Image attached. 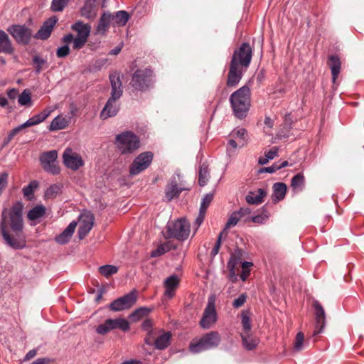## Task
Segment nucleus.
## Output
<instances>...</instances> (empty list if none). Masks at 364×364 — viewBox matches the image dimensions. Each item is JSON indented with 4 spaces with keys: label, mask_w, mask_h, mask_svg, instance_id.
<instances>
[{
    "label": "nucleus",
    "mask_w": 364,
    "mask_h": 364,
    "mask_svg": "<svg viewBox=\"0 0 364 364\" xmlns=\"http://www.w3.org/2000/svg\"><path fill=\"white\" fill-rule=\"evenodd\" d=\"M23 205L16 202L10 208H4L1 213L0 232L6 245L14 250L22 249L26 246L22 232Z\"/></svg>",
    "instance_id": "nucleus-1"
},
{
    "label": "nucleus",
    "mask_w": 364,
    "mask_h": 364,
    "mask_svg": "<svg viewBox=\"0 0 364 364\" xmlns=\"http://www.w3.org/2000/svg\"><path fill=\"white\" fill-rule=\"evenodd\" d=\"M53 111V109L51 108H47L44 109L41 113H38V114H36L33 117L35 119V121H36L37 124H40L41 122H43Z\"/></svg>",
    "instance_id": "nucleus-50"
},
{
    "label": "nucleus",
    "mask_w": 364,
    "mask_h": 364,
    "mask_svg": "<svg viewBox=\"0 0 364 364\" xmlns=\"http://www.w3.org/2000/svg\"><path fill=\"white\" fill-rule=\"evenodd\" d=\"M58 152L55 150H51L43 153L40 156V161L43 169L52 174H58L60 172V168L56 164Z\"/></svg>",
    "instance_id": "nucleus-11"
},
{
    "label": "nucleus",
    "mask_w": 364,
    "mask_h": 364,
    "mask_svg": "<svg viewBox=\"0 0 364 364\" xmlns=\"http://www.w3.org/2000/svg\"><path fill=\"white\" fill-rule=\"evenodd\" d=\"M304 335L302 332H299L295 338L294 350L301 351L304 348Z\"/></svg>",
    "instance_id": "nucleus-46"
},
{
    "label": "nucleus",
    "mask_w": 364,
    "mask_h": 364,
    "mask_svg": "<svg viewBox=\"0 0 364 364\" xmlns=\"http://www.w3.org/2000/svg\"><path fill=\"white\" fill-rule=\"evenodd\" d=\"M241 337L244 347L248 350H253L259 343V339L250 333H241Z\"/></svg>",
    "instance_id": "nucleus-33"
},
{
    "label": "nucleus",
    "mask_w": 364,
    "mask_h": 364,
    "mask_svg": "<svg viewBox=\"0 0 364 364\" xmlns=\"http://www.w3.org/2000/svg\"><path fill=\"white\" fill-rule=\"evenodd\" d=\"M57 20L55 18H50L46 20L38 31L33 36L36 39L46 40L48 39L52 33L54 26L55 25Z\"/></svg>",
    "instance_id": "nucleus-18"
},
{
    "label": "nucleus",
    "mask_w": 364,
    "mask_h": 364,
    "mask_svg": "<svg viewBox=\"0 0 364 364\" xmlns=\"http://www.w3.org/2000/svg\"><path fill=\"white\" fill-rule=\"evenodd\" d=\"M215 303V297L211 295L208 298L207 306L200 321V325L204 329L210 328L217 321Z\"/></svg>",
    "instance_id": "nucleus-9"
},
{
    "label": "nucleus",
    "mask_w": 364,
    "mask_h": 364,
    "mask_svg": "<svg viewBox=\"0 0 364 364\" xmlns=\"http://www.w3.org/2000/svg\"><path fill=\"white\" fill-rule=\"evenodd\" d=\"M60 191V186L54 184L50 186L46 191L45 196L47 198L54 197Z\"/></svg>",
    "instance_id": "nucleus-55"
},
{
    "label": "nucleus",
    "mask_w": 364,
    "mask_h": 364,
    "mask_svg": "<svg viewBox=\"0 0 364 364\" xmlns=\"http://www.w3.org/2000/svg\"><path fill=\"white\" fill-rule=\"evenodd\" d=\"M26 128V127H24L23 126V124L15 127L14 129H13L9 134L8 136H7V141H6V143H9L10 141L12 140V139L19 132H21L23 129H25Z\"/></svg>",
    "instance_id": "nucleus-61"
},
{
    "label": "nucleus",
    "mask_w": 364,
    "mask_h": 364,
    "mask_svg": "<svg viewBox=\"0 0 364 364\" xmlns=\"http://www.w3.org/2000/svg\"><path fill=\"white\" fill-rule=\"evenodd\" d=\"M230 102L237 118L246 117L251 105L250 88L245 85L234 92L230 97Z\"/></svg>",
    "instance_id": "nucleus-2"
},
{
    "label": "nucleus",
    "mask_w": 364,
    "mask_h": 364,
    "mask_svg": "<svg viewBox=\"0 0 364 364\" xmlns=\"http://www.w3.org/2000/svg\"><path fill=\"white\" fill-rule=\"evenodd\" d=\"M150 69H139L132 75L131 85L139 91L147 90L152 83L153 75Z\"/></svg>",
    "instance_id": "nucleus-6"
},
{
    "label": "nucleus",
    "mask_w": 364,
    "mask_h": 364,
    "mask_svg": "<svg viewBox=\"0 0 364 364\" xmlns=\"http://www.w3.org/2000/svg\"><path fill=\"white\" fill-rule=\"evenodd\" d=\"M252 50L247 43H243L240 47L234 51L230 63H234L240 68H247L251 62Z\"/></svg>",
    "instance_id": "nucleus-7"
},
{
    "label": "nucleus",
    "mask_w": 364,
    "mask_h": 364,
    "mask_svg": "<svg viewBox=\"0 0 364 364\" xmlns=\"http://www.w3.org/2000/svg\"><path fill=\"white\" fill-rule=\"evenodd\" d=\"M100 273L105 277H109L118 272V267L114 265L106 264L99 267Z\"/></svg>",
    "instance_id": "nucleus-43"
},
{
    "label": "nucleus",
    "mask_w": 364,
    "mask_h": 364,
    "mask_svg": "<svg viewBox=\"0 0 364 364\" xmlns=\"http://www.w3.org/2000/svg\"><path fill=\"white\" fill-rule=\"evenodd\" d=\"M277 170H279L278 166H277V163H275V164H272L271 166L261 168L259 170V172L260 173L267 172V173H274Z\"/></svg>",
    "instance_id": "nucleus-64"
},
{
    "label": "nucleus",
    "mask_w": 364,
    "mask_h": 364,
    "mask_svg": "<svg viewBox=\"0 0 364 364\" xmlns=\"http://www.w3.org/2000/svg\"><path fill=\"white\" fill-rule=\"evenodd\" d=\"M70 119V117L57 116L52 120L49 129L50 131L63 129L68 126Z\"/></svg>",
    "instance_id": "nucleus-31"
},
{
    "label": "nucleus",
    "mask_w": 364,
    "mask_h": 364,
    "mask_svg": "<svg viewBox=\"0 0 364 364\" xmlns=\"http://www.w3.org/2000/svg\"><path fill=\"white\" fill-rule=\"evenodd\" d=\"M213 199V193H209L205 194L202 200L200 210H203L204 211L206 212V210H207L208 207L209 206V205L210 204V203L212 202Z\"/></svg>",
    "instance_id": "nucleus-52"
},
{
    "label": "nucleus",
    "mask_w": 364,
    "mask_h": 364,
    "mask_svg": "<svg viewBox=\"0 0 364 364\" xmlns=\"http://www.w3.org/2000/svg\"><path fill=\"white\" fill-rule=\"evenodd\" d=\"M153 154L151 151H145L137 156L129 166V174L136 176L146 170L151 164Z\"/></svg>",
    "instance_id": "nucleus-8"
},
{
    "label": "nucleus",
    "mask_w": 364,
    "mask_h": 364,
    "mask_svg": "<svg viewBox=\"0 0 364 364\" xmlns=\"http://www.w3.org/2000/svg\"><path fill=\"white\" fill-rule=\"evenodd\" d=\"M328 65L331 70L333 82L335 83L341 71V63L339 58L336 55L330 56Z\"/></svg>",
    "instance_id": "nucleus-32"
},
{
    "label": "nucleus",
    "mask_w": 364,
    "mask_h": 364,
    "mask_svg": "<svg viewBox=\"0 0 364 364\" xmlns=\"http://www.w3.org/2000/svg\"><path fill=\"white\" fill-rule=\"evenodd\" d=\"M115 144L121 154H129L139 148L140 141L133 132L127 131L116 136Z\"/></svg>",
    "instance_id": "nucleus-3"
},
{
    "label": "nucleus",
    "mask_w": 364,
    "mask_h": 364,
    "mask_svg": "<svg viewBox=\"0 0 364 364\" xmlns=\"http://www.w3.org/2000/svg\"><path fill=\"white\" fill-rule=\"evenodd\" d=\"M272 189V200H274V202L277 203L284 198L287 193V187L285 183L278 182L275 183L273 185Z\"/></svg>",
    "instance_id": "nucleus-29"
},
{
    "label": "nucleus",
    "mask_w": 364,
    "mask_h": 364,
    "mask_svg": "<svg viewBox=\"0 0 364 364\" xmlns=\"http://www.w3.org/2000/svg\"><path fill=\"white\" fill-rule=\"evenodd\" d=\"M305 183V178L301 173L295 175L291 181V186L295 191H301Z\"/></svg>",
    "instance_id": "nucleus-36"
},
{
    "label": "nucleus",
    "mask_w": 364,
    "mask_h": 364,
    "mask_svg": "<svg viewBox=\"0 0 364 364\" xmlns=\"http://www.w3.org/2000/svg\"><path fill=\"white\" fill-rule=\"evenodd\" d=\"M313 306L315 310L316 326L313 336H316L323 332L326 325V314L321 304L318 301H314Z\"/></svg>",
    "instance_id": "nucleus-14"
},
{
    "label": "nucleus",
    "mask_w": 364,
    "mask_h": 364,
    "mask_svg": "<svg viewBox=\"0 0 364 364\" xmlns=\"http://www.w3.org/2000/svg\"><path fill=\"white\" fill-rule=\"evenodd\" d=\"M14 48L11 41L5 31L0 29V53L12 54Z\"/></svg>",
    "instance_id": "nucleus-23"
},
{
    "label": "nucleus",
    "mask_w": 364,
    "mask_h": 364,
    "mask_svg": "<svg viewBox=\"0 0 364 364\" xmlns=\"http://www.w3.org/2000/svg\"><path fill=\"white\" fill-rule=\"evenodd\" d=\"M33 63L36 65V73L37 74L40 73L43 70V65L46 64V60L38 55H35L33 58Z\"/></svg>",
    "instance_id": "nucleus-53"
},
{
    "label": "nucleus",
    "mask_w": 364,
    "mask_h": 364,
    "mask_svg": "<svg viewBox=\"0 0 364 364\" xmlns=\"http://www.w3.org/2000/svg\"><path fill=\"white\" fill-rule=\"evenodd\" d=\"M174 248L172 243L171 242H166L164 244L160 245L158 247L151 252V256L152 257H159L166 252L170 251L171 249Z\"/></svg>",
    "instance_id": "nucleus-40"
},
{
    "label": "nucleus",
    "mask_w": 364,
    "mask_h": 364,
    "mask_svg": "<svg viewBox=\"0 0 364 364\" xmlns=\"http://www.w3.org/2000/svg\"><path fill=\"white\" fill-rule=\"evenodd\" d=\"M187 188L178 186L176 181L172 180L166 188L165 196L168 201H171L175 197H178L183 190Z\"/></svg>",
    "instance_id": "nucleus-26"
},
{
    "label": "nucleus",
    "mask_w": 364,
    "mask_h": 364,
    "mask_svg": "<svg viewBox=\"0 0 364 364\" xmlns=\"http://www.w3.org/2000/svg\"><path fill=\"white\" fill-rule=\"evenodd\" d=\"M253 265L252 262H243L242 263V272L240 274V278L242 281H245L250 275V267Z\"/></svg>",
    "instance_id": "nucleus-48"
},
{
    "label": "nucleus",
    "mask_w": 364,
    "mask_h": 364,
    "mask_svg": "<svg viewBox=\"0 0 364 364\" xmlns=\"http://www.w3.org/2000/svg\"><path fill=\"white\" fill-rule=\"evenodd\" d=\"M247 299V296L245 294H242L239 296L238 298L235 299L232 302V306L234 308L238 309L244 305Z\"/></svg>",
    "instance_id": "nucleus-56"
},
{
    "label": "nucleus",
    "mask_w": 364,
    "mask_h": 364,
    "mask_svg": "<svg viewBox=\"0 0 364 364\" xmlns=\"http://www.w3.org/2000/svg\"><path fill=\"white\" fill-rule=\"evenodd\" d=\"M26 128V127H24L23 126V124L15 127L14 129H13L9 134L8 136H7V141H6V143H9L10 141L12 140V139L19 132H21L23 129H25Z\"/></svg>",
    "instance_id": "nucleus-60"
},
{
    "label": "nucleus",
    "mask_w": 364,
    "mask_h": 364,
    "mask_svg": "<svg viewBox=\"0 0 364 364\" xmlns=\"http://www.w3.org/2000/svg\"><path fill=\"white\" fill-rule=\"evenodd\" d=\"M242 324L243 327V331L242 333H250L252 328V325L250 318L247 314L245 312L242 313Z\"/></svg>",
    "instance_id": "nucleus-47"
},
{
    "label": "nucleus",
    "mask_w": 364,
    "mask_h": 364,
    "mask_svg": "<svg viewBox=\"0 0 364 364\" xmlns=\"http://www.w3.org/2000/svg\"><path fill=\"white\" fill-rule=\"evenodd\" d=\"M8 178L9 175L6 172H2L0 173V195L7 186Z\"/></svg>",
    "instance_id": "nucleus-59"
},
{
    "label": "nucleus",
    "mask_w": 364,
    "mask_h": 364,
    "mask_svg": "<svg viewBox=\"0 0 364 364\" xmlns=\"http://www.w3.org/2000/svg\"><path fill=\"white\" fill-rule=\"evenodd\" d=\"M130 16L126 11H118L111 14L112 25L113 26H124L129 21Z\"/></svg>",
    "instance_id": "nucleus-25"
},
{
    "label": "nucleus",
    "mask_w": 364,
    "mask_h": 364,
    "mask_svg": "<svg viewBox=\"0 0 364 364\" xmlns=\"http://www.w3.org/2000/svg\"><path fill=\"white\" fill-rule=\"evenodd\" d=\"M155 336L154 335L152 344L155 345L156 349L164 350L168 346L171 337V334L169 332L164 333L156 338H155Z\"/></svg>",
    "instance_id": "nucleus-30"
},
{
    "label": "nucleus",
    "mask_w": 364,
    "mask_h": 364,
    "mask_svg": "<svg viewBox=\"0 0 364 364\" xmlns=\"http://www.w3.org/2000/svg\"><path fill=\"white\" fill-rule=\"evenodd\" d=\"M80 15L89 20H93L97 16V11L94 0L85 1L83 6L80 9Z\"/></svg>",
    "instance_id": "nucleus-21"
},
{
    "label": "nucleus",
    "mask_w": 364,
    "mask_h": 364,
    "mask_svg": "<svg viewBox=\"0 0 364 364\" xmlns=\"http://www.w3.org/2000/svg\"><path fill=\"white\" fill-rule=\"evenodd\" d=\"M180 279L176 274L171 275L164 282V287L165 289L164 296L168 299L173 298L175 295L176 290L178 288Z\"/></svg>",
    "instance_id": "nucleus-17"
},
{
    "label": "nucleus",
    "mask_w": 364,
    "mask_h": 364,
    "mask_svg": "<svg viewBox=\"0 0 364 364\" xmlns=\"http://www.w3.org/2000/svg\"><path fill=\"white\" fill-rule=\"evenodd\" d=\"M38 186V183L36 181H32L28 186L23 187V196L27 199L31 200L33 196V192Z\"/></svg>",
    "instance_id": "nucleus-42"
},
{
    "label": "nucleus",
    "mask_w": 364,
    "mask_h": 364,
    "mask_svg": "<svg viewBox=\"0 0 364 364\" xmlns=\"http://www.w3.org/2000/svg\"><path fill=\"white\" fill-rule=\"evenodd\" d=\"M205 211L203 210H200L199 214L198 217L196 219L195 225H196V231L198 230L199 226L202 224L203 222L204 218H205Z\"/></svg>",
    "instance_id": "nucleus-63"
},
{
    "label": "nucleus",
    "mask_w": 364,
    "mask_h": 364,
    "mask_svg": "<svg viewBox=\"0 0 364 364\" xmlns=\"http://www.w3.org/2000/svg\"><path fill=\"white\" fill-rule=\"evenodd\" d=\"M18 103L21 106H31V93L29 90H24L18 97Z\"/></svg>",
    "instance_id": "nucleus-41"
},
{
    "label": "nucleus",
    "mask_w": 364,
    "mask_h": 364,
    "mask_svg": "<svg viewBox=\"0 0 364 364\" xmlns=\"http://www.w3.org/2000/svg\"><path fill=\"white\" fill-rule=\"evenodd\" d=\"M112 87L111 97H121L122 95V82L119 73L109 75Z\"/></svg>",
    "instance_id": "nucleus-22"
},
{
    "label": "nucleus",
    "mask_w": 364,
    "mask_h": 364,
    "mask_svg": "<svg viewBox=\"0 0 364 364\" xmlns=\"http://www.w3.org/2000/svg\"><path fill=\"white\" fill-rule=\"evenodd\" d=\"M240 219H241V218H240V213H237L236 211L233 212L229 217V218L225 224L223 232L235 226Z\"/></svg>",
    "instance_id": "nucleus-45"
},
{
    "label": "nucleus",
    "mask_w": 364,
    "mask_h": 364,
    "mask_svg": "<svg viewBox=\"0 0 364 364\" xmlns=\"http://www.w3.org/2000/svg\"><path fill=\"white\" fill-rule=\"evenodd\" d=\"M114 321V325L115 326L116 328H119L122 330L123 331H127L129 328V323L127 320L124 318H116L113 319Z\"/></svg>",
    "instance_id": "nucleus-49"
},
{
    "label": "nucleus",
    "mask_w": 364,
    "mask_h": 364,
    "mask_svg": "<svg viewBox=\"0 0 364 364\" xmlns=\"http://www.w3.org/2000/svg\"><path fill=\"white\" fill-rule=\"evenodd\" d=\"M87 39L88 38L81 37V36L75 37L73 43V48L74 50L81 49L87 43Z\"/></svg>",
    "instance_id": "nucleus-51"
},
{
    "label": "nucleus",
    "mask_w": 364,
    "mask_h": 364,
    "mask_svg": "<svg viewBox=\"0 0 364 364\" xmlns=\"http://www.w3.org/2000/svg\"><path fill=\"white\" fill-rule=\"evenodd\" d=\"M135 301L136 296L134 293H129L112 301L109 308L113 311H119L130 308Z\"/></svg>",
    "instance_id": "nucleus-13"
},
{
    "label": "nucleus",
    "mask_w": 364,
    "mask_h": 364,
    "mask_svg": "<svg viewBox=\"0 0 364 364\" xmlns=\"http://www.w3.org/2000/svg\"><path fill=\"white\" fill-rule=\"evenodd\" d=\"M65 166L71 170L76 171L82 166L84 163L82 157L74 152L71 148H66L63 154Z\"/></svg>",
    "instance_id": "nucleus-12"
},
{
    "label": "nucleus",
    "mask_w": 364,
    "mask_h": 364,
    "mask_svg": "<svg viewBox=\"0 0 364 364\" xmlns=\"http://www.w3.org/2000/svg\"><path fill=\"white\" fill-rule=\"evenodd\" d=\"M77 226V223L72 221L68 226L55 237V241L60 245L68 243L73 235Z\"/></svg>",
    "instance_id": "nucleus-20"
},
{
    "label": "nucleus",
    "mask_w": 364,
    "mask_h": 364,
    "mask_svg": "<svg viewBox=\"0 0 364 364\" xmlns=\"http://www.w3.org/2000/svg\"><path fill=\"white\" fill-rule=\"evenodd\" d=\"M7 31L12 36L18 43L27 45L32 37V31L24 25H12Z\"/></svg>",
    "instance_id": "nucleus-10"
},
{
    "label": "nucleus",
    "mask_w": 364,
    "mask_h": 364,
    "mask_svg": "<svg viewBox=\"0 0 364 364\" xmlns=\"http://www.w3.org/2000/svg\"><path fill=\"white\" fill-rule=\"evenodd\" d=\"M266 195L267 192L264 190L259 188L255 191H250L246 196L245 199L248 204L258 205L263 202Z\"/></svg>",
    "instance_id": "nucleus-24"
},
{
    "label": "nucleus",
    "mask_w": 364,
    "mask_h": 364,
    "mask_svg": "<svg viewBox=\"0 0 364 364\" xmlns=\"http://www.w3.org/2000/svg\"><path fill=\"white\" fill-rule=\"evenodd\" d=\"M166 232L168 237L184 241L190 235V223L184 218H178L173 222H168L166 225Z\"/></svg>",
    "instance_id": "nucleus-4"
},
{
    "label": "nucleus",
    "mask_w": 364,
    "mask_h": 364,
    "mask_svg": "<svg viewBox=\"0 0 364 364\" xmlns=\"http://www.w3.org/2000/svg\"><path fill=\"white\" fill-rule=\"evenodd\" d=\"M71 29L77 32V36L88 38L90 34L91 26L78 21L71 26Z\"/></svg>",
    "instance_id": "nucleus-27"
},
{
    "label": "nucleus",
    "mask_w": 364,
    "mask_h": 364,
    "mask_svg": "<svg viewBox=\"0 0 364 364\" xmlns=\"http://www.w3.org/2000/svg\"><path fill=\"white\" fill-rule=\"evenodd\" d=\"M118 99H119V97H110L109 98L100 113L101 119H106L109 117H114L117 114L119 109V105L117 102Z\"/></svg>",
    "instance_id": "nucleus-16"
},
{
    "label": "nucleus",
    "mask_w": 364,
    "mask_h": 364,
    "mask_svg": "<svg viewBox=\"0 0 364 364\" xmlns=\"http://www.w3.org/2000/svg\"><path fill=\"white\" fill-rule=\"evenodd\" d=\"M223 234V232H222L219 234L217 242L211 250V254L213 255H216L219 252V250H220V247L221 245V240H222Z\"/></svg>",
    "instance_id": "nucleus-62"
},
{
    "label": "nucleus",
    "mask_w": 364,
    "mask_h": 364,
    "mask_svg": "<svg viewBox=\"0 0 364 364\" xmlns=\"http://www.w3.org/2000/svg\"><path fill=\"white\" fill-rule=\"evenodd\" d=\"M46 213V208L43 205H36L31 209L27 213V218L30 220H36L43 217Z\"/></svg>",
    "instance_id": "nucleus-35"
},
{
    "label": "nucleus",
    "mask_w": 364,
    "mask_h": 364,
    "mask_svg": "<svg viewBox=\"0 0 364 364\" xmlns=\"http://www.w3.org/2000/svg\"><path fill=\"white\" fill-rule=\"evenodd\" d=\"M221 338L218 332L210 331L204 334L198 341L191 342L190 350L198 353L204 350L216 348L220 343Z\"/></svg>",
    "instance_id": "nucleus-5"
},
{
    "label": "nucleus",
    "mask_w": 364,
    "mask_h": 364,
    "mask_svg": "<svg viewBox=\"0 0 364 364\" xmlns=\"http://www.w3.org/2000/svg\"><path fill=\"white\" fill-rule=\"evenodd\" d=\"M110 24H112L111 13L104 12L99 20L96 29L97 33L102 35L105 34Z\"/></svg>",
    "instance_id": "nucleus-28"
},
{
    "label": "nucleus",
    "mask_w": 364,
    "mask_h": 364,
    "mask_svg": "<svg viewBox=\"0 0 364 364\" xmlns=\"http://www.w3.org/2000/svg\"><path fill=\"white\" fill-rule=\"evenodd\" d=\"M70 0H53L50 9L55 12H61L68 6Z\"/></svg>",
    "instance_id": "nucleus-44"
},
{
    "label": "nucleus",
    "mask_w": 364,
    "mask_h": 364,
    "mask_svg": "<svg viewBox=\"0 0 364 364\" xmlns=\"http://www.w3.org/2000/svg\"><path fill=\"white\" fill-rule=\"evenodd\" d=\"M232 135L237 136L242 141L241 146H244L247 141V130L244 128L238 129L232 132Z\"/></svg>",
    "instance_id": "nucleus-54"
},
{
    "label": "nucleus",
    "mask_w": 364,
    "mask_h": 364,
    "mask_svg": "<svg viewBox=\"0 0 364 364\" xmlns=\"http://www.w3.org/2000/svg\"><path fill=\"white\" fill-rule=\"evenodd\" d=\"M70 53V48L68 45H64L57 49L56 55L58 58H65Z\"/></svg>",
    "instance_id": "nucleus-58"
},
{
    "label": "nucleus",
    "mask_w": 364,
    "mask_h": 364,
    "mask_svg": "<svg viewBox=\"0 0 364 364\" xmlns=\"http://www.w3.org/2000/svg\"><path fill=\"white\" fill-rule=\"evenodd\" d=\"M237 264V262L235 259L234 258V255H232L230 260L229 261L228 264V267L230 271V277L236 279L235 277V267Z\"/></svg>",
    "instance_id": "nucleus-57"
},
{
    "label": "nucleus",
    "mask_w": 364,
    "mask_h": 364,
    "mask_svg": "<svg viewBox=\"0 0 364 364\" xmlns=\"http://www.w3.org/2000/svg\"><path fill=\"white\" fill-rule=\"evenodd\" d=\"M242 76L241 69L235 65L234 63H230V70L228 75L227 85L228 87H235L240 81Z\"/></svg>",
    "instance_id": "nucleus-19"
},
{
    "label": "nucleus",
    "mask_w": 364,
    "mask_h": 364,
    "mask_svg": "<svg viewBox=\"0 0 364 364\" xmlns=\"http://www.w3.org/2000/svg\"><path fill=\"white\" fill-rule=\"evenodd\" d=\"M209 178L208 165L203 164L200 166L198 172V183L200 186L206 185Z\"/></svg>",
    "instance_id": "nucleus-38"
},
{
    "label": "nucleus",
    "mask_w": 364,
    "mask_h": 364,
    "mask_svg": "<svg viewBox=\"0 0 364 364\" xmlns=\"http://www.w3.org/2000/svg\"><path fill=\"white\" fill-rule=\"evenodd\" d=\"M94 224V216L91 213H86L80 216L77 234L80 239H83L91 230Z\"/></svg>",
    "instance_id": "nucleus-15"
},
{
    "label": "nucleus",
    "mask_w": 364,
    "mask_h": 364,
    "mask_svg": "<svg viewBox=\"0 0 364 364\" xmlns=\"http://www.w3.org/2000/svg\"><path fill=\"white\" fill-rule=\"evenodd\" d=\"M114 329H115V326L114 325L113 319L108 318L103 323L97 326L96 331L99 334L105 335Z\"/></svg>",
    "instance_id": "nucleus-39"
},
{
    "label": "nucleus",
    "mask_w": 364,
    "mask_h": 364,
    "mask_svg": "<svg viewBox=\"0 0 364 364\" xmlns=\"http://www.w3.org/2000/svg\"><path fill=\"white\" fill-rule=\"evenodd\" d=\"M142 328L148 333V336L145 338V343L148 345H152L154 335H156L157 333V332L152 328V321L149 319L145 320L142 323Z\"/></svg>",
    "instance_id": "nucleus-34"
},
{
    "label": "nucleus",
    "mask_w": 364,
    "mask_h": 364,
    "mask_svg": "<svg viewBox=\"0 0 364 364\" xmlns=\"http://www.w3.org/2000/svg\"><path fill=\"white\" fill-rule=\"evenodd\" d=\"M278 151L279 148L277 146H274L270 150L265 151L264 156L259 158L258 163L261 165L267 164L269 160L277 156Z\"/></svg>",
    "instance_id": "nucleus-37"
}]
</instances>
